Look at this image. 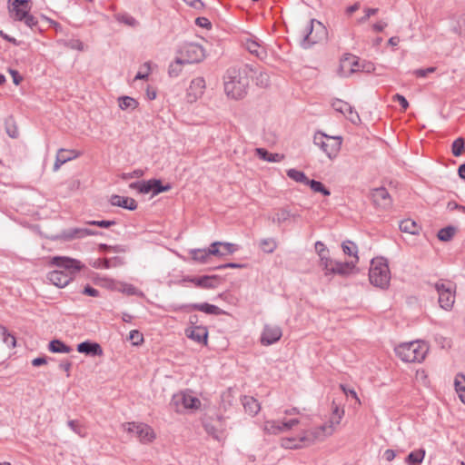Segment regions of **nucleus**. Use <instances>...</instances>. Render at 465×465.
I'll list each match as a JSON object with an SVG mask.
<instances>
[{"instance_id": "nucleus-10", "label": "nucleus", "mask_w": 465, "mask_h": 465, "mask_svg": "<svg viewBox=\"0 0 465 465\" xmlns=\"http://www.w3.org/2000/svg\"><path fill=\"white\" fill-rule=\"evenodd\" d=\"M31 7L29 0H8L10 16L15 20L24 21L29 27L37 24V20L29 14Z\"/></svg>"}, {"instance_id": "nucleus-52", "label": "nucleus", "mask_w": 465, "mask_h": 465, "mask_svg": "<svg viewBox=\"0 0 465 465\" xmlns=\"http://www.w3.org/2000/svg\"><path fill=\"white\" fill-rule=\"evenodd\" d=\"M206 431L212 435L214 439L221 440L223 439V433L222 430H215L213 426L205 425Z\"/></svg>"}, {"instance_id": "nucleus-6", "label": "nucleus", "mask_w": 465, "mask_h": 465, "mask_svg": "<svg viewBox=\"0 0 465 465\" xmlns=\"http://www.w3.org/2000/svg\"><path fill=\"white\" fill-rule=\"evenodd\" d=\"M171 404L177 413H194L202 411V401L191 390H184L175 393Z\"/></svg>"}, {"instance_id": "nucleus-32", "label": "nucleus", "mask_w": 465, "mask_h": 465, "mask_svg": "<svg viewBox=\"0 0 465 465\" xmlns=\"http://www.w3.org/2000/svg\"><path fill=\"white\" fill-rule=\"evenodd\" d=\"M372 199L378 205L386 206L390 204L389 193L384 188H377L372 192Z\"/></svg>"}, {"instance_id": "nucleus-23", "label": "nucleus", "mask_w": 465, "mask_h": 465, "mask_svg": "<svg viewBox=\"0 0 465 465\" xmlns=\"http://www.w3.org/2000/svg\"><path fill=\"white\" fill-rule=\"evenodd\" d=\"M78 156L79 153L74 150L59 149L54 163V171L57 172L64 163L75 159Z\"/></svg>"}, {"instance_id": "nucleus-61", "label": "nucleus", "mask_w": 465, "mask_h": 465, "mask_svg": "<svg viewBox=\"0 0 465 465\" xmlns=\"http://www.w3.org/2000/svg\"><path fill=\"white\" fill-rule=\"evenodd\" d=\"M387 23L384 22V21H378L377 23H375L373 25H372V29L375 31V32H381L383 31L386 26H387Z\"/></svg>"}, {"instance_id": "nucleus-41", "label": "nucleus", "mask_w": 465, "mask_h": 465, "mask_svg": "<svg viewBox=\"0 0 465 465\" xmlns=\"http://www.w3.org/2000/svg\"><path fill=\"white\" fill-rule=\"evenodd\" d=\"M259 246L262 252L271 253L277 248V242L272 238H266L260 242Z\"/></svg>"}, {"instance_id": "nucleus-63", "label": "nucleus", "mask_w": 465, "mask_h": 465, "mask_svg": "<svg viewBox=\"0 0 465 465\" xmlns=\"http://www.w3.org/2000/svg\"><path fill=\"white\" fill-rule=\"evenodd\" d=\"M383 457L387 461H392L396 457V453L393 450L388 449L384 451Z\"/></svg>"}, {"instance_id": "nucleus-30", "label": "nucleus", "mask_w": 465, "mask_h": 465, "mask_svg": "<svg viewBox=\"0 0 465 465\" xmlns=\"http://www.w3.org/2000/svg\"><path fill=\"white\" fill-rule=\"evenodd\" d=\"M117 104L122 111H134L139 106L136 99L127 95L118 97Z\"/></svg>"}, {"instance_id": "nucleus-35", "label": "nucleus", "mask_w": 465, "mask_h": 465, "mask_svg": "<svg viewBox=\"0 0 465 465\" xmlns=\"http://www.w3.org/2000/svg\"><path fill=\"white\" fill-rule=\"evenodd\" d=\"M400 229L403 232L417 234L419 233L420 227L415 221L411 219H405L400 223Z\"/></svg>"}, {"instance_id": "nucleus-36", "label": "nucleus", "mask_w": 465, "mask_h": 465, "mask_svg": "<svg viewBox=\"0 0 465 465\" xmlns=\"http://www.w3.org/2000/svg\"><path fill=\"white\" fill-rule=\"evenodd\" d=\"M191 308L195 311L203 312L207 314L219 315L223 313V311L219 307L209 303L193 304Z\"/></svg>"}, {"instance_id": "nucleus-46", "label": "nucleus", "mask_w": 465, "mask_h": 465, "mask_svg": "<svg viewBox=\"0 0 465 465\" xmlns=\"http://www.w3.org/2000/svg\"><path fill=\"white\" fill-rule=\"evenodd\" d=\"M306 184L310 185L311 189L315 193H322L325 196L330 195V191L320 182L309 179V182Z\"/></svg>"}, {"instance_id": "nucleus-59", "label": "nucleus", "mask_w": 465, "mask_h": 465, "mask_svg": "<svg viewBox=\"0 0 465 465\" xmlns=\"http://www.w3.org/2000/svg\"><path fill=\"white\" fill-rule=\"evenodd\" d=\"M9 73L12 76L13 82L15 85H19L23 81V77L19 74V73L15 70L10 69Z\"/></svg>"}, {"instance_id": "nucleus-62", "label": "nucleus", "mask_w": 465, "mask_h": 465, "mask_svg": "<svg viewBox=\"0 0 465 465\" xmlns=\"http://www.w3.org/2000/svg\"><path fill=\"white\" fill-rule=\"evenodd\" d=\"M84 293L92 297H97L99 295V292L91 286H86L84 289Z\"/></svg>"}, {"instance_id": "nucleus-19", "label": "nucleus", "mask_w": 465, "mask_h": 465, "mask_svg": "<svg viewBox=\"0 0 465 465\" xmlns=\"http://www.w3.org/2000/svg\"><path fill=\"white\" fill-rule=\"evenodd\" d=\"M186 336L203 345L208 341V331L204 326H190L185 330Z\"/></svg>"}, {"instance_id": "nucleus-3", "label": "nucleus", "mask_w": 465, "mask_h": 465, "mask_svg": "<svg viewBox=\"0 0 465 465\" xmlns=\"http://www.w3.org/2000/svg\"><path fill=\"white\" fill-rule=\"evenodd\" d=\"M249 84L250 80L244 71L229 70L224 76V93L231 99L243 98L247 94Z\"/></svg>"}, {"instance_id": "nucleus-56", "label": "nucleus", "mask_w": 465, "mask_h": 465, "mask_svg": "<svg viewBox=\"0 0 465 465\" xmlns=\"http://www.w3.org/2000/svg\"><path fill=\"white\" fill-rule=\"evenodd\" d=\"M6 132L11 138H16L19 134L18 129L15 124H6Z\"/></svg>"}, {"instance_id": "nucleus-18", "label": "nucleus", "mask_w": 465, "mask_h": 465, "mask_svg": "<svg viewBox=\"0 0 465 465\" xmlns=\"http://www.w3.org/2000/svg\"><path fill=\"white\" fill-rule=\"evenodd\" d=\"M205 81L202 77H197L192 80L186 91V99L189 103H194L200 99L205 90Z\"/></svg>"}, {"instance_id": "nucleus-39", "label": "nucleus", "mask_w": 465, "mask_h": 465, "mask_svg": "<svg viewBox=\"0 0 465 465\" xmlns=\"http://www.w3.org/2000/svg\"><path fill=\"white\" fill-rule=\"evenodd\" d=\"M186 63L183 61V59L179 56L177 57L174 62H173L169 66V75L172 77H176L179 75V74L182 72L183 65Z\"/></svg>"}, {"instance_id": "nucleus-58", "label": "nucleus", "mask_w": 465, "mask_h": 465, "mask_svg": "<svg viewBox=\"0 0 465 465\" xmlns=\"http://www.w3.org/2000/svg\"><path fill=\"white\" fill-rule=\"evenodd\" d=\"M435 72V67H429L427 69H418L414 71V74L417 77H425L428 74Z\"/></svg>"}, {"instance_id": "nucleus-2", "label": "nucleus", "mask_w": 465, "mask_h": 465, "mask_svg": "<svg viewBox=\"0 0 465 465\" xmlns=\"http://www.w3.org/2000/svg\"><path fill=\"white\" fill-rule=\"evenodd\" d=\"M314 248L319 256V265L326 276L334 274L344 276L353 272L352 263H342L332 260L328 248L323 242L320 241L316 242Z\"/></svg>"}, {"instance_id": "nucleus-7", "label": "nucleus", "mask_w": 465, "mask_h": 465, "mask_svg": "<svg viewBox=\"0 0 465 465\" xmlns=\"http://www.w3.org/2000/svg\"><path fill=\"white\" fill-rule=\"evenodd\" d=\"M369 279L371 284L381 289H387L391 282V271L386 259L373 258L369 270Z\"/></svg>"}, {"instance_id": "nucleus-34", "label": "nucleus", "mask_w": 465, "mask_h": 465, "mask_svg": "<svg viewBox=\"0 0 465 465\" xmlns=\"http://www.w3.org/2000/svg\"><path fill=\"white\" fill-rule=\"evenodd\" d=\"M454 387L460 401L465 404V376L463 374L456 375Z\"/></svg>"}, {"instance_id": "nucleus-33", "label": "nucleus", "mask_w": 465, "mask_h": 465, "mask_svg": "<svg viewBox=\"0 0 465 465\" xmlns=\"http://www.w3.org/2000/svg\"><path fill=\"white\" fill-rule=\"evenodd\" d=\"M426 451L424 449H418L411 451L405 459L408 465H420L425 458Z\"/></svg>"}, {"instance_id": "nucleus-22", "label": "nucleus", "mask_w": 465, "mask_h": 465, "mask_svg": "<svg viewBox=\"0 0 465 465\" xmlns=\"http://www.w3.org/2000/svg\"><path fill=\"white\" fill-rule=\"evenodd\" d=\"M170 188V185L163 186L160 180L151 179L148 181L142 182L141 193H149L152 192L153 195H156L160 193L169 191Z\"/></svg>"}, {"instance_id": "nucleus-43", "label": "nucleus", "mask_w": 465, "mask_h": 465, "mask_svg": "<svg viewBox=\"0 0 465 465\" xmlns=\"http://www.w3.org/2000/svg\"><path fill=\"white\" fill-rule=\"evenodd\" d=\"M95 282L96 284L111 291H116L118 284V282L115 280L106 277L97 278Z\"/></svg>"}, {"instance_id": "nucleus-11", "label": "nucleus", "mask_w": 465, "mask_h": 465, "mask_svg": "<svg viewBox=\"0 0 465 465\" xmlns=\"http://www.w3.org/2000/svg\"><path fill=\"white\" fill-rule=\"evenodd\" d=\"M313 142L330 159H332L338 155L341 150L342 138L318 132L314 134Z\"/></svg>"}, {"instance_id": "nucleus-5", "label": "nucleus", "mask_w": 465, "mask_h": 465, "mask_svg": "<svg viewBox=\"0 0 465 465\" xmlns=\"http://www.w3.org/2000/svg\"><path fill=\"white\" fill-rule=\"evenodd\" d=\"M394 351L397 357L404 362H421L429 351V346L424 341H413L399 344L395 347Z\"/></svg>"}, {"instance_id": "nucleus-13", "label": "nucleus", "mask_w": 465, "mask_h": 465, "mask_svg": "<svg viewBox=\"0 0 465 465\" xmlns=\"http://www.w3.org/2000/svg\"><path fill=\"white\" fill-rule=\"evenodd\" d=\"M361 70L359 58L353 54H344L339 62L337 74L341 77H348L353 73Z\"/></svg>"}, {"instance_id": "nucleus-26", "label": "nucleus", "mask_w": 465, "mask_h": 465, "mask_svg": "<svg viewBox=\"0 0 465 465\" xmlns=\"http://www.w3.org/2000/svg\"><path fill=\"white\" fill-rule=\"evenodd\" d=\"M341 248L343 251V253L351 258L350 261L345 262L344 263H352L353 264V270L356 267V264L358 263L359 257H358V249L354 242L351 241L343 242L341 244Z\"/></svg>"}, {"instance_id": "nucleus-16", "label": "nucleus", "mask_w": 465, "mask_h": 465, "mask_svg": "<svg viewBox=\"0 0 465 465\" xmlns=\"http://www.w3.org/2000/svg\"><path fill=\"white\" fill-rule=\"evenodd\" d=\"M282 336V331L276 324H265L260 336V342L262 346H270L276 343Z\"/></svg>"}, {"instance_id": "nucleus-29", "label": "nucleus", "mask_w": 465, "mask_h": 465, "mask_svg": "<svg viewBox=\"0 0 465 465\" xmlns=\"http://www.w3.org/2000/svg\"><path fill=\"white\" fill-rule=\"evenodd\" d=\"M242 403L243 405L245 412L251 416H254L260 411V403L253 397L244 396L242 399Z\"/></svg>"}, {"instance_id": "nucleus-45", "label": "nucleus", "mask_w": 465, "mask_h": 465, "mask_svg": "<svg viewBox=\"0 0 465 465\" xmlns=\"http://www.w3.org/2000/svg\"><path fill=\"white\" fill-rule=\"evenodd\" d=\"M332 106L334 108V110H336L337 112H340L342 114H351V105L344 102V101H341V100H336L332 103Z\"/></svg>"}, {"instance_id": "nucleus-27", "label": "nucleus", "mask_w": 465, "mask_h": 465, "mask_svg": "<svg viewBox=\"0 0 465 465\" xmlns=\"http://www.w3.org/2000/svg\"><path fill=\"white\" fill-rule=\"evenodd\" d=\"M94 232L87 228H72L64 231L62 234L63 238L67 241L84 238L94 235Z\"/></svg>"}, {"instance_id": "nucleus-14", "label": "nucleus", "mask_w": 465, "mask_h": 465, "mask_svg": "<svg viewBox=\"0 0 465 465\" xmlns=\"http://www.w3.org/2000/svg\"><path fill=\"white\" fill-rule=\"evenodd\" d=\"M302 35L309 44L319 42L325 35V28L318 21H310L303 28Z\"/></svg>"}, {"instance_id": "nucleus-20", "label": "nucleus", "mask_w": 465, "mask_h": 465, "mask_svg": "<svg viewBox=\"0 0 465 465\" xmlns=\"http://www.w3.org/2000/svg\"><path fill=\"white\" fill-rule=\"evenodd\" d=\"M211 256L223 257L232 254L236 246L231 242H214L210 245Z\"/></svg>"}, {"instance_id": "nucleus-25", "label": "nucleus", "mask_w": 465, "mask_h": 465, "mask_svg": "<svg viewBox=\"0 0 465 465\" xmlns=\"http://www.w3.org/2000/svg\"><path fill=\"white\" fill-rule=\"evenodd\" d=\"M77 351L86 355L102 356L103 349L100 344L91 341H84L77 345Z\"/></svg>"}, {"instance_id": "nucleus-53", "label": "nucleus", "mask_w": 465, "mask_h": 465, "mask_svg": "<svg viewBox=\"0 0 465 465\" xmlns=\"http://www.w3.org/2000/svg\"><path fill=\"white\" fill-rule=\"evenodd\" d=\"M93 267L109 269L111 268L110 260L108 258L97 259L93 262Z\"/></svg>"}, {"instance_id": "nucleus-42", "label": "nucleus", "mask_w": 465, "mask_h": 465, "mask_svg": "<svg viewBox=\"0 0 465 465\" xmlns=\"http://www.w3.org/2000/svg\"><path fill=\"white\" fill-rule=\"evenodd\" d=\"M287 175L297 183L306 184L309 182V178L304 174V173L295 169L288 170Z\"/></svg>"}, {"instance_id": "nucleus-9", "label": "nucleus", "mask_w": 465, "mask_h": 465, "mask_svg": "<svg viewBox=\"0 0 465 465\" xmlns=\"http://www.w3.org/2000/svg\"><path fill=\"white\" fill-rule=\"evenodd\" d=\"M344 415V405L338 399H333L331 404V413L327 422L318 426L325 439L334 433L338 426L341 424Z\"/></svg>"}, {"instance_id": "nucleus-28", "label": "nucleus", "mask_w": 465, "mask_h": 465, "mask_svg": "<svg viewBox=\"0 0 465 465\" xmlns=\"http://www.w3.org/2000/svg\"><path fill=\"white\" fill-rule=\"evenodd\" d=\"M255 154L260 159L268 163H280L284 159L283 154L270 153L264 148H256Z\"/></svg>"}, {"instance_id": "nucleus-51", "label": "nucleus", "mask_w": 465, "mask_h": 465, "mask_svg": "<svg viewBox=\"0 0 465 465\" xmlns=\"http://www.w3.org/2000/svg\"><path fill=\"white\" fill-rule=\"evenodd\" d=\"M129 340L134 346H138L143 342V336L139 331L133 330L129 333Z\"/></svg>"}, {"instance_id": "nucleus-47", "label": "nucleus", "mask_w": 465, "mask_h": 465, "mask_svg": "<svg viewBox=\"0 0 465 465\" xmlns=\"http://www.w3.org/2000/svg\"><path fill=\"white\" fill-rule=\"evenodd\" d=\"M290 217L291 213L288 210L280 209L277 212H275L272 221L280 224L289 220Z\"/></svg>"}, {"instance_id": "nucleus-57", "label": "nucleus", "mask_w": 465, "mask_h": 465, "mask_svg": "<svg viewBox=\"0 0 465 465\" xmlns=\"http://www.w3.org/2000/svg\"><path fill=\"white\" fill-rule=\"evenodd\" d=\"M87 223L90 224V225H96V226H99V227H102V228H108L111 225L114 224V222H111V221H89V222H87Z\"/></svg>"}, {"instance_id": "nucleus-21", "label": "nucleus", "mask_w": 465, "mask_h": 465, "mask_svg": "<svg viewBox=\"0 0 465 465\" xmlns=\"http://www.w3.org/2000/svg\"><path fill=\"white\" fill-rule=\"evenodd\" d=\"M183 282H192L194 286L203 289L214 288L217 284L216 276L184 277Z\"/></svg>"}, {"instance_id": "nucleus-40", "label": "nucleus", "mask_w": 465, "mask_h": 465, "mask_svg": "<svg viewBox=\"0 0 465 465\" xmlns=\"http://www.w3.org/2000/svg\"><path fill=\"white\" fill-rule=\"evenodd\" d=\"M465 152V140L462 137L457 138L451 145V153L455 157L460 156Z\"/></svg>"}, {"instance_id": "nucleus-4", "label": "nucleus", "mask_w": 465, "mask_h": 465, "mask_svg": "<svg viewBox=\"0 0 465 465\" xmlns=\"http://www.w3.org/2000/svg\"><path fill=\"white\" fill-rule=\"evenodd\" d=\"M324 440V436L317 426L302 430L294 436L282 438L281 446L289 450L303 449Z\"/></svg>"}, {"instance_id": "nucleus-44", "label": "nucleus", "mask_w": 465, "mask_h": 465, "mask_svg": "<svg viewBox=\"0 0 465 465\" xmlns=\"http://www.w3.org/2000/svg\"><path fill=\"white\" fill-rule=\"evenodd\" d=\"M151 71H152V64L150 62H146L140 66L139 71H138L137 74L135 75L134 79L135 80L147 79V77L151 74Z\"/></svg>"}, {"instance_id": "nucleus-17", "label": "nucleus", "mask_w": 465, "mask_h": 465, "mask_svg": "<svg viewBox=\"0 0 465 465\" xmlns=\"http://www.w3.org/2000/svg\"><path fill=\"white\" fill-rule=\"evenodd\" d=\"M298 423L299 420L296 419L282 422L269 420L264 421L262 430L265 433L276 435L292 429Z\"/></svg>"}, {"instance_id": "nucleus-1", "label": "nucleus", "mask_w": 465, "mask_h": 465, "mask_svg": "<svg viewBox=\"0 0 465 465\" xmlns=\"http://www.w3.org/2000/svg\"><path fill=\"white\" fill-rule=\"evenodd\" d=\"M51 264L56 267L64 268L68 272L54 270L48 273L47 279L50 283L58 288L67 286L73 281V274L81 271L84 265L76 259L67 256H55L51 259Z\"/></svg>"}, {"instance_id": "nucleus-38", "label": "nucleus", "mask_w": 465, "mask_h": 465, "mask_svg": "<svg viewBox=\"0 0 465 465\" xmlns=\"http://www.w3.org/2000/svg\"><path fill=\"white\" fill-rule=\"evenodd\" d=\"M49 350L54 353H69L72 349L59 340H54L49 343Z\"/></svg>"}, {"instance_id": "nucleus-60", "label": "nucleus", "mask_w": 465, "mask_h": 465, "mask_svg": "<svg viewBox=\"0 0 465 465\" xmlns=\"http://www.w3.org/2000/svg\"><path fill=\"white\" fill-rule=\"evenodd\" d=\"M195 23L200 27H203V28H207V29L211 28V22L205 17L196 18Z\"/></svg>"}, {"instance_id": "nucleus-15", "label": "nucleus", "mask_w": 465, "mask_h": 465, "mask_svg": "<svg viewBox=\"0 0 465 465\" xmlns=\"http://www.w3.org/2000/svg\"><path fill=\"white\" fill-rule=\"evenodd\" d=\"M180 56L186 64L198 63L204 57L203 48L197 44H186L180 51Z\"/></svg>"}, {"instance_id": "nucleus-37", "label": "nucleus", "mask_w": 465, "mask_h": 465, "mask_svg": "<svg viewBox=\"0 0 465 465\" xmlns=\"http://www.w3.org/2000/svg\"><path fill=\"white\" fill-rule=\"evenodd\" d=\"M116 291L121 292L125 295L143 296V293L142 292H140L134 285L127 283V282H118Z\"/></svg>"}, {"instance_id": "nucleus-48", "label": "nucleus", "mask_w": 465, "mask_h": 465, "mask_svg": "<svg viewBox=\"0 0 465 465\" xmlns=\"http://www.w3.org/2000/svg\"><path fill=\"white\" fill-rule=\"evenodd\" d=\"M455 234V229L453 227H446L439 231L438 238L440 241L448 242L450 241Z\"/></svg>"}, {"instance_id": "nucleus-54", "label": "nucleus", "mask_w": 465, "mask_h": 465, "mask_svg": "<svg viewBox=\"0 0 465 465\" xmlns=\"http://www.w3.org/2000/svg\"><path fill=\"white\" fill-rule=\"evenodd\" d=\"M392 100L394 102H398L401 105L402 111H406L407 108L409 107L408 101L401 94H396L395 95H393Z\"/></svg>"}, {"instance_id": "nucleus-49", "label": "nucleus", "mask_w": 465, "mask_h": 465, "mask_svg": "<svg viewBox=\"0 0 465 465\" xmlns=\"http://www.w3.org/2000/svg\"><path fill=\"white\" fill-rule=\"evenodd\" d=\"M340 389L341 390V391L344 393V395L346 397H351L352 399L355 400L356 403L361 406V401L360 400V398L358 397V394L357 392L355 391L354 389L352 388H349L347 387L346 385L344 384H341L340 385Z\"/></svg>"}, {"instance_id": "nucleus-24", "label": "nucleus", "mask_w": 465, "mask_h": 465, "mask_svg": "<svg viewBox=\"0 0 465 465\" xmlns=\"http://www.w3.org/2000/svg\"><path fill=\"white\" fill-rule=\"evenodd\" d=\"M110 203L114 206L122 207L130 211H134L137 208V203L131 197H125L121 195H112Z\"/></svg>"}, {"instance_id": "nucleus-50", "label": "nucleus", "mask_w": 465, "mask_h": 465, "mask_svg": "<svg viewBox=\"0 0 465 465\" xmlns=\"http://www.w3.org/2000/svg\"><path fill=\"white\" fill-rule=\"evenodd\" d=\"M3 341L9 348H15L16 340L14 335L10 334L5 328H2Z\"/></svg>"}, {"instance_id": "nucleus-31", "label": "nucleus", "mask_w": 465, "mask_h": 465, "mask_svg": "<svg viewBox=\"0 0 465 465\" xmlns=\"http://www.w3.org/2000/svg\"><path fill=\"white\" fill-rule=\"evenodd\" d=\"M192 259L200 263H206L210 261L211 251L208 249H193L190 251Z\"/></svg>"}, {"instance_id": "nucleus-55", "label": "nucleus", "mask_w": 465, "mask_h": 465, "mask_svg": "<svg viewBox=\"0 0 465 465\" xmlns=\"http://www.w3.org/2000/svg\"><path fill=\"white\" fill-rule=\"evenodd\" d=\"M365 15L362 16L358 23H365L371 15H375L378 13V8H367L365 9Z\"/></svg>"}, {"instance_id": "nucleus-8", "label": "nucleus", "mask_w": 465, "mask_h": 465, "mask_svg": "<svg viewBox=\"0 0 465 465\" xmlns=\"http://www.w3.org/2000/svg\"><path fill=\"white\" fill-rule=\"evenodd\" d=\"M124 432L135 437L142 444H151L156 439V432L148 424L143 422L130 421L122 424Z\"/></svg>"}, {"instance_id": "nucleus-64", "label": "nucleus", "mask_w": 465, "mask_h": 465, "mask_svg": "<svg viewBox=\"0 0 465 465\" xmlns=\"http://www.w3.org/2000/svg\"><path fill=\"white\" fill-rule=\"evenodd\" d=\"M109 260H110L111 268L122 266L124 263V260L119 257L111 258Z\"/></svg>"}, {"instance_id": "nucleus-12", "label": "nucleus", "mask_w": 465, "mask_h": 465, "mask_svg": "<svg viewBox=\"0 0 465 465\" xmlns=\"http://www.w3.org/2000/svg\"><path fill=\"white\" fill-rule=\"evenodd\" d=\"M435 289L439 294L440 306L444 310L452 308L455 302V287L450 282L439 281L435 283Z\"/></svg>"}]
</instances>
